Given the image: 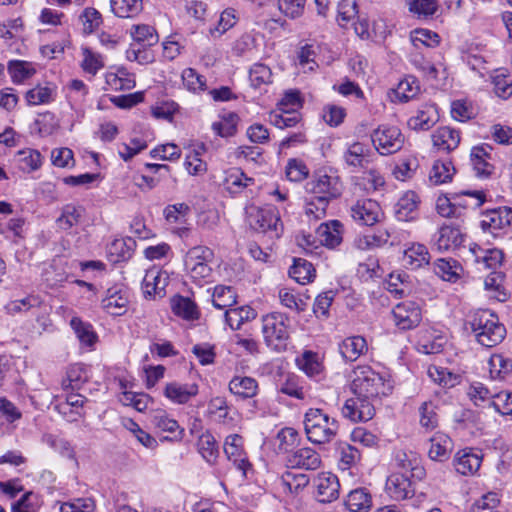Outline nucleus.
I'll use <instances>...</instances> for the list:
<instances>
[{
    "label": "nucleus",
    "instance_id": "obj_1",
    "mask_svg": "<svg viewBox=\"0 0 512 512\" xmlns=\"http://www.w3.org/2000/svg\"><path fill=\"white\" fill-rule=\"evenodd\" d=\"M467 324L470 326L479 344L493 347L502 342L506 329L499 322L498 317L488 310L474 312Z\"/></svg>",
    "mask_w": 512,
    "mask_h": 512
},
{
    "label": "nucleus",
    "instance_id": "obj_2",
    "mask_svg": "<svg viewBox=\"0 0 512 512\" xmlns=\"http://www.w3.org/2000/svg\"><path fill=\"white\" fill-rule=\"evenodd\" d=\"M304 428L309 441L315 444H326L336 437L339 424L321 409L310 408L304 417Z\"/></svg>",
    "mask_w": 512,
    "mask_h": 512
},
{
    "label": "nucleus",
    "instance_id": "obj_3",
    "mask_svg": "<svg viewBox=\"0 0 512 512\" xmlns=\"http://www.w3.org/2000/svg\"><path fill=\"white\" fill-rule=\"evenodd\" d=\"M354 395H360L370 400L381 395H387L391 387L384 378L369 366H358L354 370L352 381Z\"/></svg>",
    "mask_w": 512,
    "mask_h": 512
},
{
    "label": "nucleus",
    "instance_id": "obj_4",
    "mask_svg": "<svg viewBox=\"0 0 512 512\" xmlns=\"http://www.w3.org/2000/svg\"><path fill=\"white\" fill-rule=\"evenodd\" d=\"M289 317L280 312H272L262 317V333L271 349L282 351L289 339Z\"/></svg>",
    "mask_w": 512,
    "mask_h": 512
},
{
    "label": "nucleus",
    "instance_id": "obj_5",
    "mask_svg": "<svg viewBox=\"0 0 512 512\" xmlns=\"http://www.w3.org/2000/svg\"><path fill=\"white\" fill-rule=\"evenodd\" d=\"M214 253L207 246L197 245L190 248L184 258V266L190 278L201 285L211 277L212 268L209 263Z\"/></svg>",
    "mask_w": 512,
    "mask_h": 512
},
{
    "label": "nucleus",
    "instance_id": "obj_6",
    "mask_svg": "<svg viewBox=\"0 0 512 512\" xmlns=\"http://www.w3.org/2000/svg\"><path fill=\"white\" fill-rule=\"evenodd\" d=\"M371 140L374 148L381 155H390L402 149L405 137L400 128L382 124L373 130Z\"/></svg>",
    "mask_w": 512,
    "mask_h": 512
},
{
    "label": "nucleus",
    "instance_id": "obj_7",
    "mask_svg": "<svg viewBox=\"0 0 512 512\" xmlns=\"http://www.w3.org/2000/svg\"><path fill=\"white\" fill-rule=\"evenodd\" d=\"M248 223L251 228L258 232L266 233L271 231L277 237L282 226L279 212L273 206L251 208L248 212Z\"/></svg>",
    "mask_w": 512,
    "mask_h": 512
},
{
    "label": "nucleus",
    "instance_id": "obj_8",
    "mask_svg": "<svg viewBox=\"0 0 512 512\" xmlns=\"http://www.w3.org/2000/svg\"><path fill=\"white\" fill-rule=\"evenodd\" d=\"M342 183L338 176L318 174L306 183V190L314 196L330 202L342 193Z\"/></svg>",
    "mask_w": 512,
    "mask_h": 512
},
{
    "label": "nucleus",
    "instance_id": "obj_9",
    "mask_svg": "<svg viewBox=\"0 0 512 512\" xmlns=\"http://www.w3.org/2000/svg\"><path fill=\"white\" fill-rule=\"evenodd\" d=\"M342 415L352 422L368 421L375 415V408L372 400L360 395H355L346 400L342 407Z\"/></svg>",
    "mask_w": 512,
    "mask_h": 512
},
{
    "label": "nucleus",
    "instance_id": "obj_10",
    "mask_svg": "<svg viewBox=\"0 0 512 512\" xmlns=\"http://www.w3.org/2000/svg\"><path fill=\"white\" fill-rule=\"evenodd\" d=\"M395 325L400 330H409L417 327L422 320L421 309L412 301L397 304L392 310Z\"/></svg>",
    "mask_w": 512,
    "mask_h": 512
},
{
    "label": "nucleus",
    "instance_id": "obj_11",
    "mask_svg": "<svg viewBox=\"0 0 512 512\" xmlns=\"http://www.w3.org/2000/svg\"><path fill=\"white\" fill-rule=\"evenodd\" d=\"M350 215L360 225L372 226L380 221L382 210L375 200L361 199L351 206Z\"/></svg>",
    "mask_w": 512,
    "mask_h": 512
},
{
    "label": "nucleus",
    "instance_id": "obj_12",
    "mask_svg": "<svg viewBox=\"0 0 512 512\" xmlns=\"http://www.w3.org/2000/svg\"><path fill=\"white\" fill-rule=\"evenodd\" d=\"M128 303V291L122 285H114L108 288L101 302L102 308L113 316L123 315L127 311Z\"/></svg>",
    "mask_w": 512,
    "mask_h": 512
},
{
    "label": "nucleus",
    "instance_id": "obj_13",
    "mask_svg": "<svg viewBox=\"0 0 512 512\" xmlns=\"http://www.w3.org/2000/svg\"><path fill=\"white\" fill-rule=\"evenodd\" d=\"M484 231L495 234L499 230L512 228V208L499 207L483 214L480 222Z\"/></svg>",
    "mask_w": 512,
    "mask_h": 512
},
{
    "label": "nucleus",
    "instance_id": "obj_14",
    "mask_svg": "<svg viewBox=\"0 0 512 512\" xmlns=\"http://www.w3.org/2000/svg\"><path fill=\"white\" fill-rule=\"evenodd\" d=\"M317 499L321 503H330L339 497L340 484L336 475L322 472L314 480Z\"/></svg>",
    "mask_w": 512,
    "mask_h": 512
},
{
    "label": "nucleus",
    "instance_id": "obj_15",
    "mask_svg": "<svg viewBox=\"0 0 512 512\" xmlns=\"http://www.w3.org/2000/svg\"><path fill=\"white\" fill-rule=\"evenodd\" d=\"M439 120L436 106L431 103L422 104L407 121V126L414 131H427Z\"/></svg>",
    "mask_w": 512,
    "mask_h": 512
},
{
    "label": "nucleus",
    "instance_id": "obj_16",
    "mask_svg": "<svg viewBox=\"0 0 512 512\" xmlns=\"http://www.w3.org/2000/svg\"><path fill=\"white\" fill-rule=\"evenodd\" d=\"M224 453L245 475L251 465L243 449V438L238 434L227 436L224 442Z\"/></svg>",
    "mask_w": 512,
    "mask_h": 512
},
{
    "label": "nucleus",
    "instance_id": "obj_17",
    "mask_svg": "<svg viewBox=\"0 0 512 512\" xmlns=\"http://www.w3.org/2000/svg\"><path fill=\"white\" fill-rule=\"evenodd\" d=\"M169 277L165 271L150 269L142 281V290L146 297H163L168 285Z\"/></svg>",
    "mask_w": 512,
    "mask_h": 512
},
{
    "label": "nucleus",
    "instance_id": "obj_18",
    "mask_svg": "<svg viewBox=\"0 0 512 512\" xmlns=\"http://www.w3.org/2000/svg\"><path fill=\"white\" fill-rule=\"evenodd\" d=\"M287 462L292 468L315 470L320 467L321 458L314 449L303 447L290 452Z\"/></svg>",
    "mask_w": 512,
    "mask_h": 512
},
{
    "label": "nucleus",
    "instance_id": "obj_19",
    "mask_svg": "<svg viewBox=\"0 0 512 512\" xmlns=\"http://www.w3.org/2000/svg\"><path fill=\"white\" fill-rule=\"evenodd\" d=\"M434 148L449 153L455 150L461 140L460 132L448 126L437 128L431 135Z\"/></svg>",
    "mask_w": 512,
    "mask_h": 512
},
{
    "label": "nucleus",
    "instance_id": "obj_20",
    "mask_svg": "<svg viewBox=\"0 0 512 512\" xmlns=\"http://www.w3.org/2000/svg\"><path fill=\"white\" fill-rule=\"evenodd\" d=\"M343 225L338 220L321 223L316 229L319 242L328 248H335L342 242Z\"/></svg>",
    "mask_w": 512,
    "mask_h": 512
},
{
    "label": "nucleus",
    "instance_id": "obj_21",
    "mask_svg": "<svg viewBox=\"0 0 512 512\" xmlns=\"http://www.w3.org/2000/svg\"><path fill=\"white\" fill-rule=\"evenodd\" d=\"M199 392L196 383L171 382L166 384L164 395L172 402L177 404H186Z\"/></svg>",
    "mask_w": 512,
    "mask_h": 512
},
{
    "label": "nucleus",
    "instance_id": "obj_22",
    "mask_svg": "<svg viewBox=\"0 0 512 512\" xmlns=\"http://www.w3.org/2000/svg\"><path fill=\"white\" fill-rule=\"evenodd\" d=\"M419 81L414 76L402 79L396 88L391 89L389 97L394 103H406L414 99L420 93Z\"/></svg>",
    "mask_w": 512,
    "mask_h": 512
},
{
    "label": "nucleus",
    "instance_id": "obj_23",
    "mask_svg": "<svg viewBox=\"0 0 512 512\" xmlns=\"http://www.w3.org/2000/svg\"><path fill=\"white\" fill-rule=\"evenodd\" d=\"M373 155L374 153L367 145L354 142L345 151L344 160L351 167L366 168L372 162Z\"/></svg>",
    "mask_w": 512,
    "mask_h": 512
},
{
    "label": "nucleus",
    "instance_id": "obj_24",
    "mask_svg": "<svg viewBox=\"0 0 512 512\" xmlns=\"http://www.w3.org/2000/svg\"><path fill=\"white\" fill-rule=\"evenodd\" d=\"M481 457L474 453L471 449H463L458 451L453 459L455 470L464 476L473 475L481 465Z\"/></svg>",
    "mask_w": 512,
    "mask_h": 512
},
{
    "label": "nucleus",
    "instance_id": "obj_25",
    "mask_svg": "<svg viewBox=\"0 0 512 512\" xmlns=\"http://www.w3.org/2000/svg\"><path fill=\"white\" fill-rule=\"evenodd\" d=\"M386 491L395 500H404L413 494L411 481L403 473H394L387 478Z\"/></svg>",
    "mask_w": 512,
    "mask_h": 512
},
{
    "label": "nucleus",
    "instance_id": "obj_26",
    "mask_svg": "<svg viewBox=\"0 0 512 512\" xmlns=\"http://www.w3.org/2000/svg\"><path fill=\"white\" fill-rule=\"evenodd\" d=\"M57 94V86L51 82L39 83L28 90L25 94V100L28 105H44L54 101Z\"/></svg>",
    "mask_w": 512,
    "mask_h": 512
},
{
    "label": "nucleus",
    "instance_id": "obj_27",
    "mask_svg": "<svg viewBox=\"0 0 512 512\" xmlns=\"http://www.w3.org/2000/svg\"><path fill=\"white\" fill-rule=\"evenodd\" d=\"M489 145L475 146L471 149L470 158L474 171L479 177H488L493 171V165L488 162L490 151Z\"/></svg>",
    "mask_w": 512,
    "mask_h": 512
},
{
    "label": "nucleus",
    "instance_id": "obj_28",
    "mask_svg": "<svg viewBox=\"0 0 512 512\" xmlns=\"http://www.w3.org/2000/svg\"><path fill=\"white\" fill-rule=\"evenodd\" d=\"M453 447L451 438L442 432L435 433L430 438L428 456L434 461H444L448 458Z\"/></svg>",
    "mask_w": 512,
    "mask_h": 512
},
{
    "label": "nucleus",
    "instance_id": "obj_29",
    "mask_svg": "<svg viewBox=\"0 0 512 512\" xmlns=\"http://www.w3.org/2000/svg\"><path fill=\"white\" fill-rule=\"evenodd\" d=\"M366 351L367 342L362 336H350L339 343V352L347 361H356Z\"/></svg>",
    "mask_w": 512,
    "mask_h": 512
},
{
    "label": "nucleus",
    "instance_id": "obj_30",
    "mask_svg": "<svg viewBox=\"0 0 512 512\" xmlns=\"http://www.w3.org/2000/svg\"><path fill=\"white\" fill-rule=\"evenodd\" d=\"M229 390L238 398L249 399L256 396L258 392V383L252 377L235 376L229 382Z\"/></svg>",
    "mask_w": 512,
    "mask_h": 512
},
{
    "label": "nucleus",
    "instance_id": "obj_31",
    "mask_svg": "<svg viewBox=\"0 0 512 512\" xmlns=\"http://www.w3.org/2000/svg\"><path fill=\"white\" fill-rule=\"evenodd\" d=\"M419 203L417 194L407 191L395 205V214L400 221H409L415 218Z\"/></svg>",
    "mask_w": 512,
    "mask_h": 512
},
{
    "label": "nucleus",
    "instance_id": "obj_32",
    "mask_svg": "<svg viewBox=\"0 0 512 512\" xmlns=\"http://www.w3.org/2000/svg\"><path fill=\"white\" fill-rule=\"evenodd\" d=\"M462 243V234L458 228L442 226L436 235L435 246L439 251H448Z\"/></svg>",
    "mask_w": 512,
    "mask_h": 512
},
{
    "label": "nucleus",
    "instance_id": "obj_33",
    "mask_svg": "<svg viewBox=\"0 0 512 512\" xmlns=\"http://www.w3.org/2000/svg\"><path fill=\"white\" fill-rule=\"evenodd\" d=\"M253 184L254 179L248 177L239 168H231L226 172L224 187L231 194L241 193L245 188Z\"/></svg>",
    "mask_w": 512,
    "mask_h": 512
},
{
    "label": "nucleus",
    "instance_id": "obj_34",
    "mask_svg": "<svg viewBox=\"0 0 512 512\" xmlns=\"http://www.w3.org/2000/svg\"><path fill=\"white\" fill-rule=\"evenodd\" d=\"M430 254L425 245L414 243L404 251L403 262L411 269H418L429 264Z\"/></svg>",
    "mask_w": 512,
    "mask_h": 512
},
{
    "label": "nucleus",
    "instance_id": "obj_35",
    "mask_svg": "<svg viewBox=\"0 0 512 512\" xmlns=\"http://www.w3.org/2000/svg\"><path fill=\"white\" fill-rule=\"evenodd\" d=\"M345 505L351 512H368L372 506V497L366 489L358 488L347 495Z\"/></svg>",
    "mask_w": 512,
    "mask_h": 512
},
{
    "label": "nucleus",
    "instance_id": "obj_36",
    "mask_svg": "<svg viewBox=\"0 0 512 512\" xmlns=\"http://www.w3.org/2000/svg\"><path fill=\"white\" fill-rule=\"evenodd\" d=\"M84 211L82 206H76L74 204L63 206L61 214L56 220L58 227L64 231L70 230L81 222Z\"/></svg>",
    "mask_w": 512,
    "mask_h": 512
},
{
    "label": "nucleus",
    "instance_id": "obj_37",
    "mask_svg": "<svg viewBox=\"0 0 512 512\" xmlns=\"http://www.w3.org/2000/svg\"><path fill=\"white\" fill-rule=\"evenodd\" d=\"M41 441L43 444H46L51 449L58 452L62 457L70 460L76 459L75 450L67 439L52 433H45Z\"/></svg>",
    "mask_w": 512,
    "mask_h": 512
},
{
    "label": "nucleus",
    "instance_id": "obj_38",
    "mask_svg": "<svg viewBox=\"0 0 512 512\" xmlns=\"http://www.w3.org/2000/svg\"><path fill=\"white\" fill-rule=\"evenodd\" d=\"M111 10L120 18H133L143 10L142 0H110Z\"/></svg>",
    "mask_w": 512,
    "mask_h": 512
},
{
    "label": "nucleus",
    "instance_id": "obj_39",
    "mask_svg": "<svg viewBox=\"0 0 512 512\" xmlns=\"http://www.w3.org/2000/svg\"><path fill=\"white\" fill-rule=\"evenodd\" d=\"M132 43H137L143 47H151L158 43L159 37L156 30L146 24L133 25L131 28Z\"/></svg>",
    "mask_w": 512,
    "mask_h": 512
},
{
    "label": "nucleus",
    "instance_id": "obj_40",
    "mask_svg": "<svg viewBox=\"0 0 512 512\" xmlns=\"http://www.w3.org/2000/svg\"><path fill=\"white\" fill-rule=\"evenodd\" d=\"M471 251L475 255V261L484 268L496 271V269L502 264L503 252L499 249L493 248L483 250L481 248H474L471 249Z\"/></svg>",
    "mask_w": 512,
    "mask_h": 512
},
{
    "label": "nucleus",
    "instance_id": "obj_41",
    "mask_svg": "<svg viewBox=\"0 0 512 512\" xmlns=\"http://www.w3.org/2000/svg\"><path fill=\"white\" fill-rule=\"evenodd\" d=\"M289 275L299 284H306L315 277L313 265L302 258H295L293 265L289 269Z\"/></svg>",
    "mask_w": 512,
    "mask_h": 512
},
{
    "label": "nucleus",
    "instance_id": "obj_42",
    "mask_svg": "<svg viewBox=\"0 0 512 512\" xmlns=\"http://www.w3.org/2000/svg\"><path fill=\"white\" fill-rule=\"evenodd\" d=\"M237 302V294L230 286L217 285L213 289L212 303L217 309H229Z\"/></svg>",
    "mask_w": 512,
    "mask_h": 512
},
{
    "label": "nucleus",
    "instance_id": "obj_43",
    "mask_svg": "<svg viewBox=\"0 0 512 512\" xmlns=\"http://www.w3.org/2000/svg\"><path fill=\"white\" fill-rule=\"evenodd\" d=\"M89 375L84 365L82 364H73L71 365L67 372L66 378L62 381L63 389H80L82 385L88 380Z\"/></svg>",
    "mask_w": 512,
    "mask_h": 512
},
{
    "label": "nucleus",
    "instance_id": "obj_44",
    "mask_svg": "<svg viewBox=\"0 0 512 512\" xmlns=\"http://www.w3.org/2000/svg\"><path fill=\"white\" fill-rule=\"evenodd\" d=\"M42 300L38 295L30 294L22 299H16L9 301L4 309L9 315H16L20 313H26L33 308L40 307Z\"/></svg>",
    "mask_w": 512,
    "mask_h": 512
},
{
    "label": "nucleus",
    "instance_id": "obj_45",
    "mask_svg": "<svg viewBox=\"0 0 512 512\" xmlns=\"http://www.w3.org/2000/svg\"><path fill=\"white\" fill-rule=\"evenodd\" d=\"M455 168L450 161H435L430 172L429 181L433 185H440L452 180Z\"/></svg>",
    "mask_w": 512,
    "mask_h": 512
},
{
    "label": "nucleus",
    "instance_id": "obj_46",
    "mask_svg": "<svg viewBox=\"0 0 512 512\" xmlns=\"http://www.w3.org/2000/svg\"><path fill=\"white\" fill-rule=\"evenodd\" d=\"M255 315V311L248 306L230 307L225 311V321L232 330H238L245 321L254 319Z\"/></svg>",
    "mask_w": 512,
    "mask_h": 512
},
{
    "label": "nucleus",
    "instance_id": "obj_47",
    "mask_svg": "<svg viewBox=\"0 0 512 512\" xmlns=\"http://www.w3.org/2000/svg\"><path fill=\"white\" fill-rule=\"evenodd\" d=\"M8 72L12 81L20 84L31 78L36 73V69L31 62L12 60L8 63Z\"/></svg>",
    "mask_w": 512,
    "mask_h": 512
},
{
    "label": "nucleus",
    "instance_id": "obj_48",
    "mask_svg": "<svg viewBox=\"0 0 512 512\" xmlns=\"http://www.w3.org/2000/svg\"><path fill=\"white\" fill-rule=\"evenodd\" d=\"M410 41L415 50L422 47L434 48L439 45L440 37L437 33L427 29H415L410 33Z\"/></svg>",
    "mask_w": 512,
    "mask_h": 512
},
{
    "label": "nucleus",
    "instance_id": "obj_49",
    "mask_svg": "<svg viewBox=\"0 0 512 512\" xmlns=\"http://www.w3.org/2000/svg\"><path fill=\"white\" fill-rule=\"evenodd\" d=\"M152 424L160 431L174 434L173 439L180 440L182 438L183 429H180L176 420L170 418L163 411H158L153 415Z\"/></svg>",
    "mask_w": 512,
    "mask_h": 512
},
{
    "label": "nucleus",
    "instance_id": "obj_50",
    "mask_svg": "<svg viewBox=\"0 0 512 512\" xmlns=\"http://www.w3.org/2000/svg\"><path fill=\"white\" fill-rule=\"evenodd\" d=\"M488 365L492 379H504L512 371V361L502 354H493Z\"/></svg>",
    "mask_w": 512,
    "mask_h": 512
},
{
    "label": "nucleus",
    "instance_id": "obj_51",
    "mask_svg": "<svg viewBox=\"0 0 512 512\" xmlns=\"http://www.w3.org/2000/svg\"><path fill=\"white\" fill-rule=\"evenodd\" d=\"M82 57L80 66L85 73L91 76H95L104 67L102 55L88 47L82 48Z\"/></svg>",
    "mask_w": 512,
    "mask_h": 512
},
{
    "label": "nucleus",
    "instance_id": "obj_52",
    "mask_svg": "<svg viewBox=\"0 0 512 512\" xmlns=\"http://www.w3.org/2000/svg\"><path fill=\"white\" fill-rule=\"evenodd\" d=\"M461 267L455 260L438 259L434 272L445 281L455 282L460 277Z\"/></svg>",
    "mask_w": 512,
    "mask_h": 512
},
{
    "label": "nucleus",
    "instance_id": "obj_53",
    "mask_svg": "<svg viewBox=\"0 0 512 512\" xmlns=\"http://www.w3.org/2000/svg\"><path fill=\"white\" fill-rule=\"evenodd\" d=\"M70 325L82 344L89 347L94 345L97 340V335L93 331L91 324L83 322L78 317H73L70 321Z\"/></svg>",
    "mask_w": 512,
    "mask_h": 512
},
{
    "label": "nucleus",
    "instance_id": "obj_54",
    "mask_svg": "<svg viewBox=\"0 0 512 512\" xmlns=\"http://www.w3.org/2000/svg\"><path fill=\"white\" fill-rule=\"evenodd\" d=\"M173 312L186 319L194 320L198 318V310L196 304L187 297L178 296L172 301Z\"/></svg>",
    "mask_w": 512,
    "mask_h": 512
},
{
    "label": "nucleus",
    "instance_id": "obj_55",
    "mask_svg": "<svg viewBox=\"0 0 512 512\" xmlns=\"http://www.w3.org/2000/svg\"><path fill=\"white\" fill-rule=\"evenodd\" d=\"M281 482L290 493L297 494L309 484V478L304 473L286 471L281 477Z\"/></svg>",
    "mask_w": 512,
    "mask_h": 512
},
{
    "label": "nucleus",
    "instance_id": "obj_56",
    "mask_svg": "<svg viewBox=\"0 0 512 512\" xmlns=\"http://www.w3.org/2000/svg\"><path fill=\"white\" fill-rule=\"evenodd\" d=\"M238 116L235 113H228L219 121L212 124L213 131L220 137H231L237 131Z\"/></svg>",
    "mask_w": 512,
    "mask_h": 512
},
{
    "label": "nucleus",
    "instance_id": "obj_57",
    "mask_svg": "<svg viewBox=\"0 0 512 512\" xmlns=\"http://www.w3.org/2000/svg\"><path fill=\"white\" fill-rule=\"evenodd\" d=\"M199 452L208 463H214L218 457V446L214 436L204 433L198 441Z\"/></svg>",
    "mask_w": 512,
    "mask_h": 512
},
{
    "label": "nucleus",
    "instance_id": "obj_58",
    "mask_svg": "<svg viewBox=\"0 0 512 512\" xmlns=\"http://www.w3.org/2000/svg\"><path fill=\"white\" fill-rule=\"evenodd\" d=\"M249 80L255 88L267 85L272 82L271 69L265 64L256 63L250 68Z\"/></svg>",
    "mask_w": 512,
    "mask_h": 512
},
{
    "label": "nucleus",
    "instance_id": "obj_59",
    "mask_svg": "<svg viewBox=\"0 0 512 512\" xmlns=\"http://www.w3.org/2000/svg\"><path fill=\"white\" fill-rule=\"evenodd\" d=\"M410 62L424 76L430 79L437 78V68L419 50L414 49L410 53Z\"/></svg>",
    "mask_w": 512,
    "mask_h": 512
},
{
    "label": "nucleus",
    "instance_id": "obj_60",
    "mask_svg": "<svg viewBox=\"0 0 512 512\" xmlns=\"http://www.w3.org/2000/svg\"><path fill=\"white\" fill-rule=\"evenodd\" d=\"M238 21L236 10L233 8L225 9L218 20L217 25L210 29V34L213 37H219L227 30L232 28Z\"/></svg>",
    "mask_w": 512,
    "mask_h": 512
},
{
    "label": "nucleus",
    "instance_id": "obj_61",
    "mask_svg": "<svg viewBox=\"0 0 512 512\" xmlns=\"http://www.w3.org/2000/svg\"><path fill=\"white\" fill-rule=\"evenodd\" d=\"M504 274L498 271H492L484 280L485 289L495 293L499 301H505L506 293L503 288Z\"/></svg>",
    "mask_w": 512,
    "mask_h": 512
},
{
    "label": "nucleus",
    "instance_id": "obj_62",
    "mask_svg": "<svg viewBox=\"0 0 512 512\" xmlns=\"http://www.w3.org/2000/svg\"><path fill=\"white\" fill-rule=\"evenodd\" d=\"M126 58L129 61H135L145 65L154 61V55L149 47H143L137 43H131L126 51Z\"/></svg>",
    "mask_w": 512,
    "mask_h": 512
},
{
    "label": "nucleus",
    "instance_id": "obj_63",
    "mask_svg": "<svg viewBox=\"0 0 512 512\" xmlns=\"http://www.w3.org/2000/svg\"><path fill=\"white\" fill-rule=\"evenodd\" d=\"M120 401L127 406L134 407L137 411L143 412L148 408L151 398L145 393H134L125 391L120 397Z\"/></svg>",
    "mask_w": 512,
    "mask_h": 512
},
{
    "label": "nucleus",
    "instance_id": "obj_64",
    "mask_svg": "<svg viewBox=\"0 0 512 512\" xmlns=\"http://www.w3.org/2000/svg\"><path fill=\"white\" fill-rule=\"evenodd\" d=\"M328 204L329 202L325 201V199H321L313 195L305 204V215L308 219H322L326 215Z\"/></svg>",
    "mask_w": 512,
    "mask_h": 512
}]
</instances>
